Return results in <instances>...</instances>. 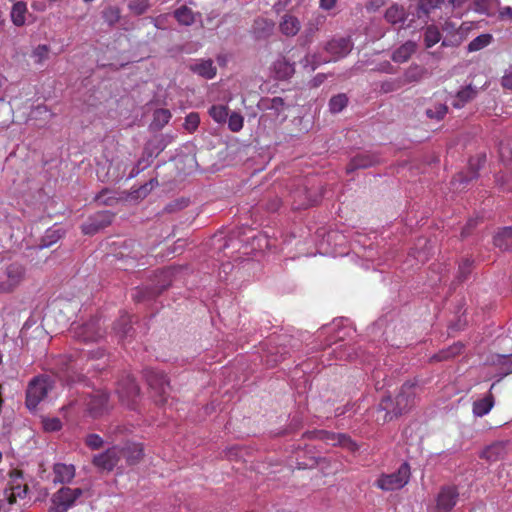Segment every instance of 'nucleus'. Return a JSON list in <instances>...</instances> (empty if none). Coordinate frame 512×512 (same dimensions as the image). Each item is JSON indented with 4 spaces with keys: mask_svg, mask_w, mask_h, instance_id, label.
I'll list each match as a JSON object with an SVG mask.
<instances>
[{
    "mask_svg": "<svg viewBox=\"0 0 512 512\" xmlns=\"http://www.w3.org/2000/svg\"><path fill=\"white\" fill-rule=\"evenodd\" d=\"M174 17L180 24L185 26H190L195 21L192 10L185 5L174 11Z\"/></svg>",
    "mask_w": 512,
    "mask_h": 512,
    "instance_id": "obj_36",
    "label": "nucleus"
},
{
    "mask_svg": "<svg viewBox=\"0 0 512 512\" xmlns=\"http://www.w3.org/2000/svg\"><path fill=\"white\" fill-rule=\"evenodd\" d=\"M113 215L108 211L97 212L90 216L81 229L85 235H94L109 226L112 222Z\"/></svg>",
    "mask_w": 512,
    "mask_h": 512,
    "instance_id": "obj_15",
    "label": "nucleus"
},
{
    "mask_svg": "<svg viewBox=\"0 0 512 512\" xmlns=\"http://www.w3.org/2000/svg\"><path fill=\"white\" fill-rule=\"evenodd\" d=\"M166 18H167V15H159L157 17H151V22L157 29H164Z\"/></svg>",
    "mask_w": 512,
    "mask_h": 512,
    "instance_id": "obj_63",
    "label": "nucleus"
},
{
    "mask_svg": "<svg viewBox=\"0 0 512 512\" xmlns=\"http://www.w3.org/2000/svg\"><path fill=\"white\" fill-rule=\"evenodd\" d=\"M505 453V446L501 442L493 443L487 446L480 454V458L488 462H496L503 458Z\"/></svg>",
    "mask_w": 512,
    "mask_h": 512,
    "instance_id": "obj_30",
    "label": "nucleus"
},
{
    "mask_svg": "<svg viewBox=\"0 0 512 512\" xmlns=\"http://www.w3.org/2000/svg\"><path fill=\"white\" fill-rule=\"evenodd\" d=\"M301 62L305 68L310 67V71H314L321 64L316 55H306Z\"/></svg>",
    "mask_w": 512,
    "mask_h": 512,
    "instance_id": "obj_58",
    "label": "nucleus"
},
{
    "mask_svg": "<svg viewBox=\"0 0 512 512\" xmlns=\"http://www.w3.org/2000/svg\"><path fill=\"white\" fill-rule=\"evenodd\" d=\"M120 460V447L113 446L93 456L92 463L100 470L112 471Z\"/></svg>",
    "mask_w": 512,
    "mask_h": 512,
    "instance_id": "obj_16",
    "label": "nucleus"
},
{
    "mask_svg": "<svg viewBox=\"0 0 512 512\" xmlns=\"http://www.w3.org/2000/svg\"><path fill=\"white\" fill-rule=\"evenodd\" d=\"M274 28V23L269 22L267 20H258V33L260 30L263 32V34L268 35L270 32H272Z\"/></svg>",
    "mask_w": 512,
    "mask_h": 512,
    "instance_id": "obj_61",
    "label": "nucleus"
},
{
    "mask_svg": "<svg viewBox=\"0 0 512 512\" xmlns=\"http://www.w3.org/2000/svg\"><path fill=\"white\" fill-rule=\"evenodd\" d=\"M113 329L122 340L131 336V331L133 329L131 316L127 313L122 314L115 322Z\"/></svg>",
    "mask_w": 512,
    "mask_h": 512,
    "instance_id": "obj_29",
    "label": "nucleus"
},
{
    "mask_svg": "<svg viewBox=\"0 0 512 512\" xmlns=\"http://www.w3.org/2000/svg\"><path fill=\"white\" fill-rule=\"evenodd\" d=\"M173 270L171 268L163 269L159 271L156 275L157 283L152 292H148L147 289H138L136 293L133 295L136 301H142L145 298H150L155 294H160L168 287H170L172 283Z\"/></svg>",
    "mask_w": 512,
    "mask_h": 512,
    "instance_id": "obj_14",
    "label": "nucleus"
},
{
    "mask_svg": "<svg viewBox=\"0 0 512 512\" xmlns=\"http://www.w3.org/2000/svg\"><path fill=\"white\" fill-rule=\"evenodd\" d=\"M494 245L501 250H508L512 248V227L502 228L494 236Z\"/></svg>",
    "mask_w": 512,
    "mask_h": 512,
    "instance_id": "obj_32",
    "label": "nucleus"
},
{
    "mask_svg": "<svg viewBox=\"0 0 512 512\" xmlns=\"http://www.w3.org/2000/svg\"><path fill=\"white\" fill-rule=\"evenodd\" d=\"M425 75H426L425 68H423L419 65H413V66H410L406 70V72L404 74V79L407 83L418 82V81L422 80Z\"/></svg>",
    "mask_w": 512,
    "mask_h": 512,
    "instance_id": "obj_39",
    "label": "nucleus"
},
{
    "mask_svg": "<svg viewBox=\"0 0 512 512\" xmlns=\"http://www.w3.org/2000/svg\"><path fill=\"white\" fill-rule=\"evenodd\" d=\"M149 7V0H131L128 3V9L136 16L143 15Z\"/></svg>",
    "mask_w": 512,
    "mask_h": 512,
    "instance_id": "obj_46",
    "label": "nucleus"
},
{
    "mask_svg": "<svg viewBox=\"0 0 512 512\" xmlns=\"http://www.w3.org/2000/svg\"><path fill=\"white\" fill-rule=\"evenodd\" d=\"M279 351L272 352L269 350V355H267L266 364L268 366H273L276 363L280 362L282 359H284L285 352H281L280 355H278Z\"/></svg>",
    "mask_w": 512,
    "mask_h": 512,
    "instance_id": "obj_59",
    "label": "nucleus"
},
{
    "mask_svg": "<svg viewBox=\"0 0 512 512\" xmlns=\"http://www.w3.org/2000/svg\"><path fill=\"white\" fill-rule=\"evenodd\" d=\"M85 445L91 450H98L103 447V438L95 433L88 434L84 439Z\"/></svg>",
    "mask_w": 512,
    "mask_h": 512,
    "instance_id": "obj_50",
    "label": "nucleus"
},
{
    "mask_svg": "<svg viewBox=\"0 0 512 512\" xmlns=\"http://www.w3.org/2000/svg\"><path fill=\"white\" fill-rule=\"evenodd\" d=\"M27 494L28 487L23 483L22 475L19 472H15V474L11 476L10 486L5 490L4 495L8 497L11 502L20 504L19 501L25 500Z\"/></svg>",
    "mask_w": 512,
    "mask_h": 512,
    "instance_id": "obj_17",
    "label": "nucleus"
},
{
    "mask_svg": "<svg viewBox=\"0 0 512 512\" xmlns=\"http://www.w3.org/2000/svg\"><path fill=\"white\" fill-rule=\"evenodd\" d=\"M474 261L470 258H464L458 266L457 280L459 282H464L470 276L473 269Z\"/></svg>",
    "mask_w": 512,
    "mask_h": 512,
    "instance_id": "obj_42",
    "label": "nucleus"
},
{
    "mask_svg": "<svg viewBox=\"0 0 512 512\" xmlns=\"http://www.w3.org/2000/svg\"><path fill=\"white\" fill-rule=\"evenodd\" d=\"M61 366L57 372L58 378L67 385L79 383L84 380L82 370L78 368V362L70 357H64L59 361Z\"/></svg>",
    "mask_w": 512,
    "mask_h": 512,
    "instance_id": "obj_11",
    "label": "nucleus"
},
{
    "mask_svg": "<svg viewBox=\"0 0 512 512\" xmlns=\"http://www.w3.org/2000/svg\"><path fill=\"white\" fill-rule=\"evenodd\" d=\"M120 9L116 6H109L102 12V17L105 23L113 26L120 20Z\"/></svg>",
    "mask_w": 512,
    "mask_h": 512,
    "instance_id": "obj_44",
    "label": "nucleus"
},
{
    "mask_svg": "<svg viewBox=\"0 0 512 512\" xmlns=\"http://www.w3.org/2000/svg\"><path fill=\"white\" fill-rule=\"evenodd\" d=\"M444 0H419V10L425 15L430 14L436 8H439Z\"/></svg>",
    "mask_w": 512,
    "mask_h": 512,
    "instance_id": "obj_51",
    "label": "nucleus"
},
{
    "mask_svg": "<svg viewBox=\"0 0 512 512\" xmlns=\"http://www.w3.org/2000/svg\"><path fill=\"white\" fill-rule=\"evenodd\" d=\"M348 103V98L345 94H338L333 96L329 101V108L332 113L342 111Z\"/></svg>",
    "mask_w": 512,
    "mask_h": 512,
    "instance_id": "obj_45",
    "label": "nucleus"
},
{
    "mask_svg": "<svg viewBox=\"0 0 512 512\" xmlns=\"http://www.w3.org/2000/svg\"><path fill=\"white\" fill-rule=\"evenodd\" d=\"M105 330L101 324V317L93 316L84 324L74 329V336L83 342H97L103 338Z\"/></svg>",
    "mask_w": 512,
    "mask_h": 512,
    "instance_id": "obj_8",
    "label": "nucleus"
},
{
    "mask_svg": "<svg viewBox=\"0 0 512 512\" xmlns=\"http://www.w3.org/2000/svg\"><path fill=\"white\" fill-rule=\"evenodd\" d=\"M49 53V47L46 44L38 45L32 52V57L35 59V62L40 64L44 60L47 59Z\"/></svg>",
    "mask_w": 512,
    "mask_h": 512,
    "instance_id": "obj_54",
    "label": "nucleus"
},
{
    "mask_svg": "<svg viewBox=\"0 0 512 512\" xmlns=\"http://www.w3.org/2000/svg\"><path fill=\"white\" fill-rule=\"evenodd\" d=\"M116 391L123 404L127 405L130 409H135L136 399L139 396L140 388L134 377L129 374L123 376L118 381Z\"/></svg>",
    "mask_w": 512,
    "mask_h": 512,
    "instance_id": "obj_9",
    "label": "nucleus"
},
{
    "mask_svg": "<svg viewBox=\"0 0 512 512\" xmlns=\"http://www.w3.org/2000/svg\"><path fill=\"white\" fill-rule=\"evenodd\" d=\"M126 427L125 426H121V425H111L107 432L108 434L113 437V440H117L118 437L120 435H122L125 431H126Z\"/></svg>",
    "mask_w": 512,
    "mask_h": 512,
    "instance_id": "obj_60",
    "label": "nucleus"
},
{
    "mask_svg": "<svg viewBox=\"0 0 512 512\" xmlns=\"http://www.w3.org/2000/svg\"><path fill=\"white\" fill-rule=\"evenodd\" d=\"M143 373L148 386L154 392L155 402L160 406L166 405L171 390L167 375L155 368H146Z\"/></svg>",
    "mask_w": 512,
    "mask_h": 512,
    "instance_id": "obj_6",
    "label": "nucleus"
},
{
    "mask_svg": "<svg viewBox=\"0 0 512 512\" xmlns=\"http://www.w3.org/2000/svg\"><path fill=\"white\" fill-rule=\"evenodd\" d=\"M54 484L65 486L73 481L76 475V469L73 464L55 463L52 468Z\"/></svg>",
    "mask_w": 512,
    "mask_h": 512,
    "instance_id": "obj_20",
    "label": "nucleus"
},
{
    "mask_svg": "<svg viewBox=\"0 0 512 512\" xmlns=\"http://www.w3.org/2000/svg\"><path fill=\"white\" fill-rule=\"evenodd\" d=\"M416 51V44L412 41H407L398 47L391 56V59L395 63H405Z\"/></svg>",
    "mask_w": 512,
    "mask_h": 512,
    "instance_id": "obj_27",
    "label": "nucleus"
},
{
    "mask_svg": "<svg viewBox=\"0 0 512 512\" xmlns=\"http://www.w3.org/2000/svg\"><path fill=\"white\" fill-rule=\"evenodd\" d=\"M352 47L353 44L350 38L341 37L329 41L325 46V50L332 56V58L329 61H335L339 58L347 56L352 50Z\"/></svg>",
    "mask_w": 512,
    "mask_h": 512,
    "instance_id": "obj_18",
    "label": "nucleus"
},
{
    "mask_svg": "<svg viewBox=\"0 0 512 512\" xmlns=\"http://www.w3.org/2000/svg\"><path fill=\"white\" fill-rule=\"evenodd\" d=\"M150 165V160L142 157L137 161V163L131 168L127 180H131L137 177L143 170H145Z\"/></svg>",
    "mask_w": 512,
    "mask_h": 512,
    "instance_id": "obj_52",
    "label": "nucleus"
},
{
    "mask_svg": "<svg viewBox=\"0 0 512 512\" xmlns=\"http://www.w3.org/2000/svg\"><path fill=\"white\" fill-rule=\"evenodd\" d=\"M62 237L60 229L49 228L46 230L45 235L42 238L40 249L48 248L55 244Z\"/></svg>",
    "mask_w": 512,
    "mask_h": 512,
    "instance_id": "obj_40",
    "label": "nucleus"
},
{
    "mask_svg": "<svg viewBox=\"0 0 512 512\" xmlns=\"http://www.w3.org/2000/svg\"><path fill=\"white\" fill-rule=\"evenodd\" d=\"M448 112V107L445 104H436L433 108L426 110V115L430 119L442 120Z\"/></svg>",
    "mask_w": 512,
    "mask_h": 512,
    "instance_id": "obj_48",
    "label": "nucleus"
},
{
    "mask_svg": "<svg viewBox=\"0 0 512 512\" xmlns=\"http://www.w3.org/2000/svg\"><path fill=\"white\" fill-rule=\"evenodd\" d=\"M379 163L376 155L371 153H360L356 155L347 165V172L350 173L356 169H365Z\"/></svg>",
    "mask_w": 512,
    "mask_h": 512,
    "instance_id": "obj_25",
    "label": "nucleus"
},
{
    "mask_svg": "<svg viewBox=\"0 0 512 512\" xmlns=\"http://www.w3.org/2000/svg\"><path fill=\"white\" fill-rule=\"evenodd\" d=\"M226 122H228V127L233 132H238L243 127V117L236 112L228 114Z\"/></svg>",
    "mask_w": 512,
    "mask_h": 512,
    "instance_id": "obj_53",
    "label": "nucleus"
},
{
    "mask_svg": "<svg viewBox=\"0 0 512 512\" xmlns=\"http://www.w3.org/2000/svg\"><path fill=\"white\" fill-rule=\"evenodd\" d=\"M300 28V21L297 19V17L290 14H285L279 23V29L281 33L287 37H293L297 35L300 31Z\"/></svg>",
    "mask_w": 512,
    "mask_h": 512,
    "instance_id": "obj_26",
    "label": "nucleus"
},
{
    "mask_svg": "<svg viewBox=\"0 0 512 512\" xmlns=\"http://www.w3.org/2000/svg\"><path fill=\"white\" fill-rule=\"evenodd\" d=\"M476 90L472 88L470 85L466 86L465 88L458 91L456 95L455 101L452 103V105L455 108H461L463 107L467 102L472 100L476 95Z\"/></svg>",
    "mask_w": 512,
    "mask_h": 512,
    "instance_id": "obj_35",
    "label": "nucleus"
},
{
    "mask_svg": "<svg viewBox=\"0 0 512 512\" xmlns=\"http://www.w3.org/2000/svg\"><path fill=\"white\" fill-rule=\"evenodd\" d=\"M410 478L411 467L408 462H403L395 472L382 473L374 486L385 492L400 490L409 483Z\"/></svg>",
    "mask_w": 512,
    "mask_h": 512,
    "instance_id": "obj_5",
    "label": "nucleus"
},
{
    "mask_svg": "<svg viewBox=\"0 0 512 512\" xmlns=\"http://www.w3.org/2000/svg\"><path fill=\"white\" fill-rule=\"evenodd\" d=\"M54 387V381L51 376L42 374L33 377L26 390V407L32 411L47 397L48 393Z\"/></svg>",
    "mask_w": 512,
    "mask_h": 512,
    "instance_id": "obj_4",
    "label": "nucleus"
},
{
    "mask_svg": "<svg viewBox=\"0 0 512 512\" xmlns=\"http://www.w3.org/2000/svg\"><path fill=\"white\" fill-rule=\"evenodd\" d=\"M406 11L403 6L398 4L391 5L385 13V19L387 22L395 24H403L406 20Z\"/></svg>",
    "mask_w": 512,
    "mask_h": 512,
    "instance_id": "obj_31",
    "label": "nucleus"
},
{
    "mask_svg": "<svg viewBox=\"0 0 512 512\" xmlns=\"http://www.w3.org/2000/svg\"><path fill=\"white\" fill-rule=\"evenodd\" d=\"M463 345L461 343H455L447 349L439 351L437 354L431 357L432 361H446L453 358L461 353Z\"/></svg>",
    "mask_w": 512,
    "mask_h": 512,
    "instance_id": "obj_34",
    "label": "nucleus"
},
{
    "mask_svg": "<svg viewBox=\"0 0 512 512\" xmlns=\"http://www.w3.org/2000/svg\"><path fill=\"white\" fill-rule=\"evenodd\" d=\"M493 40V37L491 34L485 33L477 36L474 38L469 44H468V51L469 52H476L479 51L486 46H488Z\"/></svg>",
    "mask_w": 512,
    "mask_h": 512,
    "instance_id": "obj_38",
    "label": "nucleus"
},
{
    "mask_svg": "<svg viewBox=\"0 0 512 512\" xmlns=\"http://www.w3.org/2000/svg\"><path fill=\"white\" fill-rule=\"evenodd\" d=\"M84 493L80 487L62 486L51 495L48 512H68L81 503Z\"/></svg>",
    "mask_w": 512,
    "mask_h": 512,
    "instance_id": "obj_3",
    "label": "nucleus"
},
{
    "mask_svg": "<svg viewBox=\"0 0 512 512\" xmlns=\"http://www.w3.org/2000/svg\"><path fill=\"white\" fill-rule=\"evenodd\" d=\"M210 117L217 123H226L228 117V108L225 105H213L209 109Z\"/></svg>",
    "mask_w": 512,
    "mask_h": 512,
    "instance_id": "obj_41",
    "label": "nucleus"
},
{
    "mask_svg": "<svg viewBox=\"0 0 512 512\" xmlns=\"http://www.w3.org/2000/svg\"><path fill=\"white\" fill-rule=\"evenodd\" d=\"M27 13V5L23 1H17L11 9V21L15 26H23L25 24V15Z\"/></svg>",
    "mask_w": 512,
    "mask_h": 512,
    "instance_id": "obj_33",
    "label": "nucleus"
},
{
    "mask_svg": "<svg viewBox=\"0 0 512 512\" xmlns=\"http://www.w3.org/2000/svg\"><path fill=\"white\" fill-rule=\"evenodd\" d=\"M292 197L294 199V209H306L312 205H315L319 198L316 194L311 195L306 188L297 189L293 192Z\"/></svg>",
    "mask_w": 512,
    "mask_h": 512,
    "instance_id": "obj_24",
    "label": "nucleus"
},
{
    "mask_svg": "<svg viewBox=\"0 0 512 512\" xmlns=\"http://www.w3.org/2000/svg\"><path fill=\"white\" fill-rule=\"evenodd\" d=\"M311 437L324 441L332 446H341L350 452H356L359 445L351 439V437L344 433H334L326 430H318L311 433Z\"/></svg>",
    "mask_w": 512,
    "mask_h": 512,
    "instance_id": "obj_10",
    "label": "nucleus"
},
{
    "mask_svg": "<svg viewBox=\"0 0 512 512\" xmlns=\"http://www.w3.org/2000/svg\"><path fill=\"white\" fill-rule=\"evenodd\" d=\"M495 385L496 382H494L491 385L488 393L483 398L477 399L476 401L473 402L472 412L474 416L483 417L492 410V408L495 405V397L492 393V390L494 389Z\"/></svg>",
    "mask_w": 512,
    "mask_h": 512,
    "instance_id": "obj_22",
    "label": "nucleus"
},
{
    "mask_svg": "<svg viewBox=\"0 0 512 512\" xmlns=\"http://www.w3.org/2000/svg\"><path fill=\"white\" fill-rule=\"evenodd\" d=\"M258 109H268L270 110L268 116L279 119L280 122L286 119L285 112V103L284 100L280 97H274L272 99L262 98L258 101Z\"/></svg>",
    "mask_w": 512,
    "mask_h": 512,
    "instance_id": "obj_19",
    "label": "nucleus"
},
{
    "mask_svg": "<svg viewBox=\"0 0 512 512\" xmlns=\"http://www.w3.org/2000/svg\"><path fill=\"white\" fill-rule=\"evenodd\" d=\"M189 69L196 75L210 80L216 76L217 68L211 59H198L190 64Z\"/></svg>",
    "mask_w": 512,
    "mask_h": 512,
    "instance_id": "obj_23",
    "label": "nucleus"
},
{
    "mask_svg": "<svg viewBox=\"0 0 512 512\" xmlns=\"http://www.w3.org/2000/svg\"><path fill=\"white\" fill-rule=\"evenodd\" d=\"M200 123V117L198 113L191 112L185 117L184 128L190 132L195 131Z\"/></svg>",
    "mask_w": 512,
    "mask_h": 512,
    "instance_id": "obj_55",
    "label": "nucleus"
},
{
    "mask_svg": "<svg viewBox=\"0 0 512 512\" xmlns=\"http://www.w3.org/2000/svg\"><path fill=\"white\" fill-rule=\"evenodd\" d=\"M23 504H15L4 494L0 496V512H21Z\"/></svg>",
    "mask_w": 512,
    "mask_h": 512,
    "instance_id": "obj_49",
    "label": "nucleus"
},
{
    "mask_svg": "<svg viewBox=\"0 0 512 512\" xmlns=\"http://www.w3.org/2000/svg\"><path fill=\"white\" fill-rule=\"evenodd\" d=\"M274 72L278 79L286 80L295 73V65L282 57L274 62Z\"/></svg>",
    "mask_w": 512,
    "mask_h": 512,
    "instance_id": "obj_28",
    "label": "nucleus"
},
{
    "mask_svg": "<svg viewBox=\"0 0 512 512\" xmlns=\"http://www.w3.org/2000/svg\"><path fill=\"white\" fill-rule=\"evenodd\" d=\"M94 200L100 205L110 206L115 202L116 198L113 196L112 190L104 188L96 194Z\"/></svg>",
    "mask_w": 512,
    "mask_h": 512,
    "instance_id": "obj_47",
    "label": "nucleus"
},
{
    "mask_svg": "<svg viewBox=\"0 0 512 512\" xmlns=\"http://www.w3.org/2000/svg\"><path fill=\"white\" fill-rule=\"evenodd\" d=\"M417 389L415 383L405 382L394 399L390 396L383 398L378 407L376 420L385 423L407 413L415 405Z\"/></svg>",
    "mask_w": 512,
    "mask_h": 512,
    "instance_id": "obj_2",
    "label": "nucleus"
},
{
    "mask_svg": "<svg viewBox=\"0 0 512 512\" xmlns=\"http://www.w3.org/2000/svg\"><path fill=\"white\" fill-rule=\"evenodd\" d=\"M144 456V448L141 443L127 442L120 447V458H125L128 465H136Z\"/></svg>",
    "mask_w": 512,
    "mask_h": 512,
    "instance_id": "obj_21",
    "label": "nucleus"
},
{
    "mask_svg": "<svg viewBox=\"0 0 512 512\" xmlns=\"http://www.w3.org/2000/svg\"><path fill=\"white\" fill-rule=\"evenodd\" d=\"M171 119V113L167 109H157L153 114V126L161 129L163 128Z\"/></svg>",
    "mask_w": 512,
    "mask_h": 512,
    "instance_id": "obj_43",
    "label": "nucleus"
},
{
    "mask_svg": "<svg viewBox=\"0 0 512 512\" xmlns=\"http://www.w3.org/2000/svg\"><path fill=\"white\" fill-rule=\"evenodd\" d=\"M6 280L0 281V292L13 291L24 279L25 267L20 263H11L5 270Z\"/></svg>",
    "mask_w": 512,
    "mask_h": 512,
    "instance_id": "obj_13",
    "label": "nucleus"
},
{
    "mask_svg": "<svg viewBox=\"0 0 512 512\" xmlns=\"http://www.w3.org/2000/svg\"><path fill=\"white\" fill-rule=\"evenodd\" d=\"M441 39L439 29L435 25H429L424 32V44L426 48H431L437 44Z\"/></svg>",
    "mask_w": 512,
    "mask_h": 512,
    "instance_id": "obj_37",
    "label": "nucleus"
},
{
    "mask_svg": "<svg viewBox=\"0 0 512 512\" xmlns=\"http://www.w3.org/2000/svg\"><path fill=\"white\" fill-rule=\"evenodd\" d=\"M459 499L458 488L454 485L441 487L436 499L434 512H451Z\"/></svg>",
    "mask_w": 512,
    "mask_h": 512,
    "instance_id": "obj_12",
    "label": "nucleus"
},
{
    "mask_svg": "<svg viewBox=\"0 0 512 512\" xmlns=\"http://www.w3.org/2000/svg\"><path fill=\"white\" fill-rule=\"evenodd\" d=\"M255 239L256 233L254 229L249 225H242L233 230L228 238L222 235H215L212 245L214 250L218 253L223 252L225 256L227 255L225 250L233 248L239 254L236 259L246 261L253 259L256 250L253 243Z\"/></svg>",
    "mask_w": 512,
    "mask_h": 512,
    "instance_id": "obj_1",
    "label": "nucleus"
},
{
    "mask_svg": "<svg viewBox=\"0 0 512 512\" xmlns=\"http://www.w3.org/2000/svg\"><path fill=\"white\" fill-rule=\"evenodd\" d=\"M463 38L460 33L452 34L451 37H445L442 41V46L449 47V46H458L461 44Z\"/></svg>",
    "mask_w": 512,
    "mask_h": 512,
    "instance_id": "obj_57",
    "label": "nucleus"
},
{
    "mask_svg": "<svg viewBox=\"0 0 512 512\" xmlns=\"http://www.w3.org/2000/svg\"><path fill=\"white\" fill-rule=\"evenodd\" d=\"M501 179H502L501 185H503L505 187V190L512 191V171L503 175L501 177Z\"/></svg>",
    "mask_w": 512,
    "mask_h": 512,
    "instance_id": "obj_64",
    "label": "nucleus"
},
{
    "mask_svg": "<svg viewBox=\"0 0 512 512\" xmlns=\"http://www.w3.org/2000/svg\"><path fill=\"white\" fill-rule=\"evenodd\" d=\"M43 428L48 432H57L62 428V422L59 418H46L43 420Z\"/></svg>",
    "mask_w": 512,
    "mask_h": 512,
    "instance_id": "obj_56",
    "label": "nucleus"
},
{
    "mask_svg": "<svg viewBox=\"0 0 512 512\" xmlns=\"http://www.w3.org/2000/svg\"><path fill=\"white\" fill-rule=\"evenodd\" d=\"M110 410L109 393L105 390H93L85 398V412L93 418L98 419L106 415Z\"/></svg>",
    "mask_w": 512,
    "mask_h": 512,
    "instance_id": "obj_7",
    "label": "nucleus"
},
{
    "mask_svg": "<svg viewBox=\"0 0 512 512\" xmlns=\"http://www.w3.org/2000/svg\"><path fill=\"white\" fill-rule=\"evenodd\" d=\"M501 84L505 89L512 90V69L504 74L501 79Z\"/></svg>",
    "mask_w": 512,
    "mask_h": 512,
    "instance_id": "obj_62",
    "label": "nucleus"
}]
</instances>
